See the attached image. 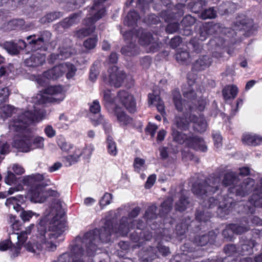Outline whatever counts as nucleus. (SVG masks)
I'll return each instance as SVG.
<instances>
[{"instance_id": "nucleus-1", "label": "nucleus", "mask_w": 262, "mask_h": 262, "mask_svg": "<svg viewBox=\"0 0 262 262\" xmlns=\"http://www.w3.org/2000/svg\"><path fill=\"white\" fill-rule=\"evenodd\" d=\"M46 112L41 110L34 112L26 111L14 116L9 123L11 132L18 133L13 141V146L24 152L36 148H42L44 138L41 137L32 138L28 134V126L33 123L38 122L44 119Z\"/></svg>"}, {"instance_id": "nucleus-2", "label": "nucleus", "mask_w": 262, "mask_h": 262, "mask_svg": "<svg viewBox=\"0 0 262 262\" xmlns=\"http://www.w3.org/2000/svg\"><path fill=\"white\" fill-rule=\"evenodd\" d=\"M56 214L51 220L47 217L41 219L38 226V242L42 248L49 251H54L57 248L58 238L60 237L65 230L66 222L61 215Z\"/></svg>"}, {"instance_id": "nucleus-3", "label": "nucleus", "mask_w": 262, "mask_h": 262, "mask_svg": "<svg viewBox=\"0 0 262 262\" xmlns=\"http://www.w3.org/2000/svg\"><path fill=\"white\" fill-rule=\"evenodd\" d=\"M127 220L125 217L121 220L118 228H113V225L110 221H107L104 226L100 230L95 229L90 231L82 236L80 239L82 244L86 248V253L88 255H94L97 249V247L100 242L108 243L111 241V235L113 232H115L121 236H125L128 232V227L124 225Z\"/></svg>"}, {"instance_id": "nucleus-4", "label": "nucleus", "mask_w": 262, "mask_h": 262, "mask_svg": "<svg viewBox=\"0 0 262 262\" xmlns=\"http://www.w3.org/2000/svg\"><path fill=\"white\" fill-rule=\"evenodd\" d=\"M225 203L222 204L220 203L219 212L224 213L225 214H228L233 209V207H236L241 205H244L243 212L247 214H253L255 212V208H262V194L253 193L250 197L246 204L242 202L236 203L233 202L231 200L225 201Z\"/></svg>"}, {"instance_id": "nucleus-5", "label": "nucleus", "mask_w": 262, "mask_h": 262, "mask_svg": "<svg viewBox=\"0 0 262 262\" xmlns=\"http://www.w3.org/2000/svg\"><path fill=\"white\" fill-rule=\"evenodd\" d=\"M104 16L103 7L100 5H95L90 8L89 14L83 21V24L87 27L74 32V36L82 38L93 33L95 29V23Z\"/></svg>"}, {"instance_id": "nucleus-6", "label": "nucleus", "mask_w": 262, "mask_h": 262, "mask_svg": "<svg viewBox=\"0 0 262 262\" xmlns=\"http://www.w3.org/2000/svg\"><path fill=\"white\" fill-rule=\"evenodd\" d=\"M43 179V175L35 173L25 176L21 180L24 185L30 187L31 196L36 202L43 201L47 195L45 185L41 183Z\"/></svg>"}, {"instance_id": "nucleus-7", "label": "nucleus", "mask_w": 262, "mask_h": 262, "mask_svg": "<svg viewBox=\"0 0 262 262\" xmlns=\"http://www.w3.org/2000/svg\"><path fill=\"white\" fill-rule=\"evenodd\" d=\"M220 181L219 177L210 176L205 181L194 183L192 188V192L197 196L204 198L218 190Z\"/></svg>"}, {"instance_id": "nucleus-8", "label": "nucleus", "mask_w": 262, "mask_h": 262, "mask_svg": "<svg viewBox=\"0 0 262 262\" xmlns=\"http://www.w3.org/2000/svg\"><path fill=\"white\" fill-rule=\"evenodd\" d=\"M76 70L73 64L62 63L45 72L42 77L47 79H56L66 73L67 78L71 79L74 76Z\"/></svg>"}, {"instance_id": "nucleus-9", "label": "nucleus", "mask_w": 262, "mask_h": 262, "mask_svg": "<svg viewBox=\"0 0 262 262\" xmlns=\"http://www.w3.org/2000/svg\"><path fill=\"white\" fill-rule=\"evenodd\" d=\"M171 135L173 140L179 144H182L185 143L186 146L191 148H198V145L195 143L198 142L201 143V146L205 148L202 142V141L196 137H192L191 134L186 135L183 134L176 129L173 126H171Z\"/></svg>"}, {"instance_id": "nucleus-10", "label": "nucleus", "mask_w": 262, "mask_h": 262, "mask_svg": "<svg viewBox=\"0 0 262 262\" xmlns=\"http://www.w3.org/2000/svg\"><path fill=\"white\" fill-rule=\"evenodd\" d=\"M132 31L133 36L136 35V39L138 38V42L141 46H145L151 44L150 50L152 52L157 51L159 48V43L155 40L150 33L146 32L142 29L135 30Z\"/></svg>"}, {"instance_id": "nucleus-11", "label": "nucleus", "mask_w": 262, "mask_h": 262, "mask_svg": "<svg viewBox=\"0 0 262 262\" xmlns=\"http://www.w3.org/2000/svg\"><path fill=\"white\" fill-rule=\"evenodd\" d=\"M125 78L124 72L114 66L108 69V77L104 78V81L108 85L118 88L121 86Z\"/></svg>"}, {"instance_id": "nucleus-12", "label": "nucleus", "mask_w": 262, "mask_h": 262, "mask_svg": "<svg viewBox=\"0 0 262 262\" xmlns=\"http://www.w3.org/2000/svg\"><path fill=\"white\" fill-rule=\"evenodd\" d=\"M51 33L48 31L40 32V34L30 35L27 37L29 45L33 46L35 49L45 48L49 44L51 38Z\"/></svg>"}, {"instance_id": "nucleus-13", "label": "nucleus", "mask_w": 262, "mask_h": 262, "mask_svg": "<svg viewBox=\"0 0 262 262\" xmlns=\"http://www.w3.org/2000/svg\"><path fill=\"white\" fill-rule=\"evenodd\" d=\"M255 181L252 178L245 179L242 183L232 188L231 191L235 193L236 195L244 197L254 191L255 192L256 189L255 186Z\"/></svg>"}, {"instance_id": "nucleus-14", "label": "nucleus", "mask_w": 262, "mask_h": 262, "mask_svg": "<svg viewBox=\"0 0 262 262\" xmlns=\"http://www.w3.org/2000/svg\"><path fill=\"white\" fill-rule=\"evenodd\" d=\"M124 40L129 45L122 48L121 53L127 56L135 55L137 53V48L135 45L136 35L133 36V31H126L123 34Z\"/></svg>"}, {"instance_id": "nucleus-15", "label": "nucleus", "mask_w": 262, "mask_h": 262, "mask_svg": "<svg viewBox=\"0 0 262 262\" xmlns=\"http://www.w3.org/2000/svg\"><path fill=\"white\" fill-rule=\"evenodd\" d=\"M117 99L130 113L136 111V103L132 95L125 91H120L118 93Z\"/></svg>"}, {"instance_id": "nucleus-16", "label": "nucleus", "mask_w": 262, "mask_h": 262, "mask_svg": "<svg viewBox=\"0 0 262 262\" xmlns=\"http://www.w3.org/2000/svg\"><path fill=\"white\" fill-rule=\"evenodd\" d=\"M152 236V234L147 230H136L130 234V238L133 242L138 243V246H140L145 241H149Z\"/></svg>"}, {"instance_id": "nucleus-17", "label": "nucleus", "mask_w": 262, "mask_h": 262, "mask_svg": "<svg viewBox=\"0 0 262 262\" xmlns=\"http://www.w3.org/2000/svg\"><path fill=\"white\" fill-rule=\"evenodd\" d=\"M47 96H49L50 100L61 101L64 98L62 88L61 86H51L45 90Z\"/></svg>"}, {"instance_id": "nucleus-18", "label": "nucleus", "mask_w": 262, "mask_h": 262, "mask_svg": "<svg viewBox=\"0 0 262 262\" xmlns=\"http://www.w3.org/2000/svg\"><path fill=\"white\" fill-rule=\"evenodd\" d=\"M173 101L176 109L179 112H182L184 108L186 110V114L188 113V111L191 112L193 110V106H191L189 104H186L184 101L183 102L182 97L179 92L174 91L173 93Z\"/></svg>"}, {"instance_id": "nucleus-19", "label": "nucleus", "mask_w": 262, "mask_h": 262, "mask_svg": "<svg viewBox=\"0 0 262 262\" xmlns=\"http://www.w3.org/2000/svg\"><path fill=\"white\" fill-rule=\"evenodd\" d=\"M5 49L9 53L13 55L17 54L20 49L26 48L27 45L25 41L23 40H19L18 43L13 41H6L3 45Z\"/></svg>"}, {"instance_id": "nucleus-20", "label": "nucleus", "mask_w": 262, "mask_h": 262, "mask_svg": "<svg viewBox=\"0 0 262 262\" xmlns=\"http://www.w3.org/2000/svg\"><path fill=\"white\" fill-rule=\"evenodd\" d=\"M211 62V59L209 56H201L193 63L192 69L195 71L204 70L210 67Z\"/></svg>"}, {"instance_id": "nucleus-21", "label": "nucleus", "mask_w": 262, "mask_h": 262, "mask_svg": "<svg viewBox=\"0 0 262 262\" xmlns=\"http://www.w3.org/2000/svg\"><path fill=\"white\" fill-rule=\"evenodd\" d=\"M248 224V219L246 217H243L242 222L239 224H229V229H231L234 233L241 234L250 230V228Z\"/></svg>"}, {"instance_id": "nucleus-22", "label": "nucleus", "mask_w": 262, "mask_h": 262, "mask_svg": "<svg viewBox=\"0 0 262 262\" xmlns=\"http://www.w3.org/2000/svg\"><path fill=\"white\" fill-rule=\"evenodd\" d=\"M190 121L193 122L194 129L199 132L205 131L207 128V123L205 118L201 116L197 117L195 115L190 116Z\"/></svg>"}, {"instance_id": "nucleus-23", "label": "nucleus", "mask_w": 262, "mask_h": 262, "mask_svg": "<svg viewBox=\"0 0 262 262\" xmlns=\"http://www.w3.org/2000/svg\"><path fill=\"white\" fill-rule=\"evenodd\" d=\"M148 103L149 105L154 104L161 115L165 114L164 102L161 99L159 95L154 94H149Z\"/></svg>"}, {"instance_id": "nucleus-24", "label": "nucleus", "mask_w": 262, "mask_h": 262, "mask_svg": "<svg viewBox=\"0 0 262 262\" xmlns=\"http://www.w3.org/2000/svg\"><path fill=\"white\" fill-rule=\"evenodd\" d=\"M256 244L254 240H247L241 243L240 247L237 249V252L242 255H249L252 253L253 248Z\"/></svg>"}, {"instance_id": "nucleus-25", "label": "nucleus", "mask_w": 262, "mask_h": 262, "mask_svg": "<svg viewBox=\"0 0 262 262\" xmlns=\"http://www.w3.org/2000/svg\"><path fill=\"white\" fill-rule=\"evenodd\" d=\"M81 12L75 13L70 16V17L64 18L60 22L61 26L64 29L69 28L73 25L78 23L81 19Z\"/></svg>"}, {"instance_id": "nucleus-26", "label": "nucleus", "mask_w": 262, "mask_h": 262, "mask_svg": "<svg viewBox=\"0 0 262 262\" xmlns=\"http://www.w3.org/2000/svg\"><path fill=\"white\" fill-rule=\"evenodd\" d=\"M189 121L186 115L184 113L183 116H177L175 117L172 126H173L175 128L177 127L180 129L186 130L189 128Z\"/></svg>"}, {"instance_id": "nucleus-27", "label": "nucleus", "mask_w": 262, "mask_h": 262, "mask_svg": "<svg viewBox=\"0 0 262 262\" xmlns=\"http://www.w3.org/2000/svg\"><path fill=\"white\" fill-rule=\"evenodd\" d=\"M239 181L237 174L232 171H227L224 175L222 183L226 186L233 185L234 187Z\"/></svg>"}, {"instance_id": "nucleus-28", "label": "nucleus", "mask_w": 262, "mask_h": 262, "mask_svg": "<svg viewBox=\"0 0 262 262\" xmlns=\"http://www.w3.org/2000/svg\"><path fill=\"white\" fill-rule=\"evenodd\" d=\"M185 7V5L182 4H178L176 5L174 9L177 11L175 12L174 16H171L169 12H163L162 13V16L164 17L166 21H169L170 19H176L178 16L182 15L184 13L183 9Z\"/></svg>"}, {"instance_id": "nucleus-29", "label": "nucleus", "mask_w": 262, "mask_h": 262, "mask_svg": "<svg viewBox=\"0 0 262 262\" xmlns=\"http://www.w3.org/2000/svg\"><path fill=\"white\" fill-rule=\"evenodd\" d=\"M262 141V138L252 134H244L242 138L243 143L252 146H256L259 144Z\"/></svg>"}, {"instance_id": "nucleus-30", "label": "nucleus", "mask_w": 262, "mask_h": 262, "mask_svg": "<svg viewBox=\"0 0 262 262\" xmlns=\"http://www.w3.org/2000/svg\"><path fill=\"white\" fill-rule=\"evenodd\" d=\"M71 55L70 48H60L59 53H53L50 55V60L52 62L56 60H64L69 57Z\"/></svg>"}, {"instance_id": "nucleus-31", "label": "nucleus", "mask_w": 262, "mask_h": 262, "mask_svg": "<svg viewBox=\"0 0 262 262\" xmlns=\"http://www.w3.org/2000/svg\"><path fill=\"white\" fill-rule=\"evenodd\" d=\"M91 121L92 124L96 126L98 125L101 124L106 132H108L111 129V124L108 121L104 118L102 115H99L98 118L96 116L91 117Z\"/></svg>"}, {"instance_id": "nucleus-32", "label": "nucleus", "mask_w": 262, "mask_h": 262, "mask_svg": "<svg viewBox=\"0 0 262 262\" xmlns=\"http://www.w3.org/2000/svg\"><path fill=\"white\" fill-rule=\"evenodd\" d=\"M214 233L209 232L202 235H196L194 239V242L198 246H203L206 245L211 239H213Z\"/></svg>"}, {"instance_id": "nucleus-33", "label": "nucleus", "mask_w": 262, "mask_h": 262, "mask_svg": "<svg viewBox=\"0 0 262 262\" xmlns=\"http://www.w3.org/2000/svg\"><path fill=\"white\" fill-rule=\"evenodd\" d=\"M195 222L191 221L190 219H185V221L183 220L181 223L178 224L176 226V232L178 235H183L188 230L189 226L194 225Z\"/></svg>"}, {"instance_id": "nucleus-34", "label": "nucleus", "mask_w": 262, "mask_h": 262, "mask_svg": "<svg viewBox=\"0 0 262 262\" xmlns=\"http://www.w3.org/2000/svg\"><path fill=\"white\" fill-rule=\"evenodd\" d=\"M237 93V88L235 85H228L225 87L222 91L224 99L226 101L230 99H234Z\"/></svg>"}, {"instance_id": "nucleus-35", "label": "nucleus", "mask_w": 262, "mask_h": 262, "mask_svg": "<svg viewBox=\"0 0 262 262\" xmlns=\"http://www.w3.org/2000/svg\"><path fill=\"white\" fill-rule=\"evenodd\" d=\"M189 204V199L184 194V191H182L179 200L176 203L175 209L176 210L182 212L187 208Z\"/></svg>"}, {"instance_id": "nucleus-36", "label": "nucleus", "mask_w": 262, "mask_h": 262, "mask_svg": "<svg viewBox=\"0 0 262 262\" xmlns=\"http://www.w3.org/2000/svg\"><path fill=\"white\" fill-rule=\"evenodd\" d=\"M118 121L121 125H127L132 122V119L124 112L119 111L118 109L115 111Z\"/></svg>"}, {"instance_id": "nucleus-37", "label": "nucleus", "mask_w": 262, "mask_h": 262, "mask_svg": "<svg viewBox=\"0 0 262 262\" xmlns=\"http://www.w3.org/2000/svg\"><path fill=\"white\" fill-rule=\"evenodd\" d=\"M140 16L137 12L135 10L130 11L127 15L124 20L125 25L132 26L135 25L137 20L139 19Z\"/></svg>"}, {"instance_id": "nucleus-38", "label": "nucleus", "mask_w": 262, "mask_h": 262, "mask_svg": "<svg viewBox=\"0 0 262 262\" xmlns=\"http://www.w3.org/2000/svg\"><path fill=\"white\" fill-rule=\"evenodd\" d=\"M43 62L42 58L39 57L36 54L32 55L30 58L25 60V64L28 67H37L41 65Z\"/></svg>"}, {"instance_id": "nucleus-39", "label": "nucleus", "mask_w": 262, "mask_h": 262, "mask_svg": "<svg viewBox=\"0 0 262 262\" xmlns=\"http://www.w3.org/2000/svg\"><path fill=\"white\" fill-rule=\"evenodd\" d=\"M17 235V238L18 239V243L16 247L12 249V250H14L16 255L20 252L21 248V245L25 243L28 238V234L24 231H22L20 234L16 233Z\"/></svg>"}, {"instance_id": "nucleus-40", "label": "nucleus", "mask_w": 262, "mask_h": 262, "mask_svg": "<svg viewBox=\"0 0 262 262\" xmlns=\"http://www.w3.org/2000/svg\"><path fill=\"white\" fill-rule=\"evenodd\" d=\"M57 144L60 149L64 152H68L73 148V145L69 143L62 136H59L57 139Z\"/></svg>"}, {"instance_id": "nucleus-41", "label": "nucleus", "mask_w": 262, "mask_h": 262, "mask_svg": "<svg viewBox=\"0 0 262 262\" xmlns=\"http://www.w3.org/2000/svg\"><path fill=\"white\" fill-rule=\"evenodd\" d=\"M177 61L182 64L187 63L190 61L189 54L186 51H178L176 54Z\"/></svg>"}, {"instance_id": "nucleus-42", "label": "nucleus", "mask_w": 262, "mask_h": 262, "mask_svg": "<svg viewBox=\"0 0 262 262\" xmlns=\"http://www.w3.org/2000/svg\"><path fill=\"white\" fill-rule=\"evenodd\" d=\"M81 154V151L79 149H77L75 150L74 155H71L66 157L65 158L66 166H71L78 162Z\"/></svg>"}, {"instance_id": "nucleus-43", "label": "nucleus", "mask_w": 262, "mask_h": 262, "mask_svg": "<svg viewBox=\"0 0 262 262\" xmlns=\"http://www.w3.org/2000/svg\"><path fill=\"white\" fill-rule=\"evenodd\" d=\"M173 199L171 197H168L163 203L161 204L160 210V214L164 215L168 213L172 208V205Z\"/></svg>"}, {"instance_id": "nucleus-44", "label": "nucleus", "mask_w": 262, "mask_h": 262, "mask_svg": "<svg viewBox=\"0 0 262 262\" xmlns=\"http://www.w3.org/2000/svg\"><path fill=\"white\" fill-rule=\"evenodd\" d=\"M62 14L60 12H54L47 14L40 19V22L43 24L50 23L61 17Z\"/></svg>"}, {"instance_id": "nucleus-45", "label": "nucleus", "mask_w": 262, "mask_h": 262, "mask_svg": "<svg viewBox=\"0 0 262 262\" xmlns=\"http://www.w3.org/2000/svg\"><path fill=\"white\" fill-rule=\"evenodd\" d=\"M156 206L152 205L149 207L146 211L144 215V218L148 223L157 218V215L156 213Z\"/></svg>"}, {"instance_id": "nucleus-46", "label": "nucleus", "mask_w": 262, "mask_h": 262, "mask_svg": "<svg viewBox=\"0 0 262 262\" xmlns=\"http://www.w3.org/2000/svg\"><path fill=\"white\" fill-rule=\"evenodd\" d=\"M13 108L9 105H6L0 107V117L4 120L7 119L11 116L13 112Z\"/></svg>"}, {"instance_id": "nucleus-47", "label": "nucleus", "mask_w": 262, "mask_h": 262, "mask_svg": "<svg viewBox=\"0 0 262 262\" xmlns=\"http://www.w3.org/2000/svg\"><path fill=\"white\" fill-rule=\"evenodd\" d=\"M211 214L205 210H197L195 213V219L199 222H206L211 218Z\"/></svg>"}, {"instance_id": "nucleus-48", "label": "nucleus", "mask_w": 262, "mask_h": 262, "mask_svg": "<svg viewBox=\"0 0 262 262\" xmlns=\"http://www.w3.org/2000/svg\"><path fill=\"white\" fill-rule=\"evenodd\" d=\"M106 143L108 153L112 156H116L117 154L116 144L111 136L107 137Z\"/></svg>"}, {"instance_id": "nucleus-49", "label": "nucleus", "mask_w": 262, "mask_h": 262, "mask_svg": "<svg viewBox=\"0 0 262 262\" xmlns=\"http://www.w3.org/2000/svg\"><path fill=\"white\" fill-rule=\"evenodd\" d=\"M33 102L36 104H42L51 101L49 96H47L46 92L37 94L35 97L33 98Z\"/></svg>"}, {"instance_id": "nucleus-50", "label": "nucleus", "mask_w": 262, "mask_h": 262, "mask_svg": "<svg viewBox=\"0 0 262 262\" xmlns=\"http://www.w3.org/2000/svg\"><path fill=\"white\" fill-rule=\"evenodd\" d=\"M98 38L97 36L89 37L83 43V47L88 50L94 49L97 45Z\"/></svg>"}, {"instance_id": "nucleus-51", "label": "nucleus", "mask_w": 262, "mask_h": 262, "mask_svg": "<svg viewBox=\"0 0 262 262\" xmlns=\"http://www.w3.org/2000/svg\"><path fill=\"white\" fill-rule=\"evenodd\" d=\"M135 170L138 172L146 169L145 161L143 159L136 158L134 162Z\"/></svg>"}, {"instance_id": "nucleus-52", "label": "nucleus", "mask_w": 262, "mask_h": 262, "mask_svg": "<svg viewBox=\"0 0 262 262\" xmlns=\"http://www.w3.org/2000/svg\"><path fill=\"white\" fill-rule=\"evenodd\" d=\"M220 26L218 24H208L204 25V30L207 31L208 35L215 34L220 29Z\"/></svg>"}, {"instance_id": "nucleus-53", "label": "nucleus", "mask_w": 262, "mask_h": 262, "mask_svg": "<svg viewBox=\"0 0 262 262\" xmlns=\"http://www.w3.org/2000/svg\"><path fill=\"white\" fill-rule=\"evenodd\" d=\"M216 16V12L213 8H210L203 11L201 14V17L203 19L213 18Z\"/></svg>"}, {"instance_id": "nucleus-54", "label": "nucleus", "mask_w": 262, "mask_h": 262, "mask_svg": "<svg viewBox=\"0 0 262 262\" xmlns=\"http://www.w3.org/2000/svg\"><path fill=\"white\" fill-rule=\"evenodd\" d=\"M33 215L38 216V215L36 213L31 210H23L20 213V217L24 222H28Z\"/></svg>"}, {"instance_id": "nucleus-55", "label": "nucleus", "mask_w": 262, "mask_h": 262, "mask_svg": "<svg viewBox=\"0 0 262 262\" xmlns=\"http://www.w3.org/2000/svg\"><path fill=\"white\" fill-rule=\"evenodd\" d=\"M140 211V208L139 207H136L134 209H133L132 211L129 213V219H128L126 217H125L127 219V220L124 222V224L126 225L128 227V229H129V222L130 223V221H131V219L134 218L136 217L139 213ZM124 217H123L121 220L124 218Z\"/></svg>"}, {"instance_id": "nucleus-56", "label": "nucleus", "mask_w": 262, "mask_h": 262, "mask_svg": "<svg viewBox=\"0 0 262 262\" xmlns=\"http://www.w3.org/2000/svg\"><path fill=\"white\" fill-rule=\"evenodd\" d=\"M219 203L217 200L213 197H209L207 200H205L203 202V206L206 208H211L216 206Z\"/></svg>"}, {"instance_id": "nucleus-57", "label": "nucleus", "mask_w": 262, "mask_h": 262, "mask_svg": "<svg viewBox=\"0 0 262 262\" xmlns=\"http://www.w3.org/2000/svg\"><path fill=\"white\" fill-rule=\"evenodd\" d=\"M195 22L194 17L191 15H186L181 21V24L183 26L187 27L192 26Z\"/></svg>"}, {"instance_id": "nucleus-58", "label": "nucleus", "mask_w": 262, "mask_h": 262, "mask_svg": "<svg viewBox=\"0 0 262 262\" xmlns=\"http://www.w3.org/2000/svg\"><path fill=\"white\" fill-rule=\"evenodd\" d=\"M17 181V178L15 174L11 171H8L7 175L5 178V182L6 184L12 185L15 184Z\"/></svg>"}, {"instance_id": "nucleus-59", "label": "nucleus", "mask_w": 262, "mask_h": 262, "mask_svg": "<svg viewBox=\"0 0 262 262\" xmlns=\"http://www.w3.org/2000/svg\"><path fill=\"white\" fill-rule=\"evenodd\" d=\"M112 199V194L109 193H105L99 202L100 206L102 208L105 206L111 203Z\"/></svg>"}, {"instance_id": "nucleus-60", "label": "nucleus", "mask_w": 262, "mask_h": 262, "mask_svg": "<svg viewBox=\"0 0 262 262\" xmlns=\"http://www.w3.org/2000/svg\"><path fill=\"white\" fill-rule=\"evenodd\" d=\"M101 106L99 102L97 100L93 101L90 104V111L93 114H97L100 111Z\"/></svg>"}, {"instance_id": "nucleus-61", "label": "nucleus", "mask_w": 262, "mask_h": 262, "mask_svg": "<svg viewBox=\"0 0 262 262\" xmlns=\"http://www.w3.org/2000/svg\"><path fill=\"white\" fill-rule=\"evenodd\" d=\"M180 25L177 22L170 23L168 24L166 31L168 33L176 32L179 29Z\"/></svg>"}, {"instance_id": "nucleus-62", "label": "nucleus", "mask_w": 262, "mask_h": 262, "mask_svg": "<svg viewBox=\"0 0 262 262\" xmlns=\"http://www.w3.org/2000/svg\"><path fill=\"white\" fill-rule=\"evenodd\" d=\"M183 94L185 97L190 99L194 100L196 97V94L191 87H189L187 90H183Z\"/></svg>"}, {"instance_id": "nucleus-63", "label": "nucleus", "mask_w": 262, "mask_h": 262, "mask_svg": "<svg viewBox=\"0 0 262 262\" xmlns=\"http://www.w3.org/2000/svg\"><path fill=\"white\" fill-rule=\"evenodd\" d=\"M194 3L192 7V11L194 12H199L201 10L202 6L205 4V0H193Z\"/></svg>"}, {"instance_id": "nucleus-64", "label": "nucleus", "mask_w": 262, "mask_h": 262, "mask_svg": "<svg viewBox=\"0 0 262 262\" xmlns=\"http://www.w3.org/2000/svg\"><path fill=\"white\" fill-rule=\"evenodd\" d=\"M224 251L226 254L230 256L237 252V249L234 245L229 244L224 247Z\"/></svg>"}]
</instances>
